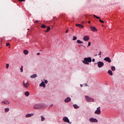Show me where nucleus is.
Segmentation results:
<instances>
[{
	"label": "nucleus",
	"instance_id": "c85d7f7f",
	"mask_svg": "<svg viewBox=\"0 0 124 124\" xmlns=\"http://www.w3.org/2000/svg\"><path fill=\"white\" fill-rule=\"evenodd\" d=\"M43 81H45L44 82L45 84H47L48 83V80H47V79H44Z\"/></svg>",
	"mask_w": 124,
	"mask_h": 124
},
{
	"label": "nucleus",
	"instance_id": "a211bd4d",
	"mask_svg": "<svg viewBox=\"0 0 124 124\" xmlns=\"http://www.w3.org/2000/svg\"><path fill=\"white\" fill-rule=\"evenodd\" d=\"M41 108H47V104H41Z\"/></svg>",
	"mask_w": 124,
	"mask_h": 124
},
{
	"label": "nucleus",
	"instance_id": "6ab92c4d",
	"mask_svg": "<svg viewBox=\"0 0 124 124\" xmlns=\"http://www.w3.org/2000/svg\"><path fill=\"white\" fill-rule=\"evenodd\" d=\"M108 74H109V75H110V76H113V72H112V70H108Z\"/></svg>",
	"mask_w": 124,
	"mask_h": 124
},
{
	"label": "nucleus",
	"instance_id": "393cba45",
	"mask_svg": "<svg viewBox=\"0 0 124 124\" xmlns=\"http://www.w3.org/2000/svg\"><path fill=\"white\" fill-rule=\"evenodd\" d=\"M111 69L112 71H115L116 70V67H115L114 66H112L111 67Z\"/></svg>",
	"mask_w": 124,
	"mask_h": 124
},
{
	"label": "nucleus",
	"instance_id": "1a4fd4ad",
	"mask_svg": "<svg viewBox=\"0 0 124 124\" xmlns=\"http://www.w3.org/2000/svg\"><path fill=\"white\" fill-rule=\"evenodd\" d=\"M83 39L84 41H89V40H90V37H89V36L86 35L83 37Z\"/></svg>",
	"mask_w": 124,
	"mask_h": 124
},
{
	"label": "nucleus",
	"instance_id": "c03bdc74",
	"mask_svg": "<svg viewBox=\"0 0 124 124\" xmlns=\"http://www.w3.org/2000/svg\"><path fill=\"white\" fill-rule=\"evenodd\" d=\"M36 23H38V20H36Z\"/></svg>",
	"mask_w": 124,
	"mask_h": 124
},
{
	"label": "nucleus",
	"instance_id": "7c9ffc66",
	"mask_svg": "<svg viewBox=\"0 0 124 124\" xmlns=\"http://www.w3.org/2000/svg\"><path fill=\"white\" fill-rule=\"evenodd\" d=\"M41 28H42L43 29H44L45 28H46V26L44 24H43L42 26H41Z\"/></svg>",
	"mask_w": 124,
	"mask_h": 124
},
{
	"label": "nucleus",
	"instance_id": "f257e3e1",
	"mask_svg": "<svg viewBox=\"0 0 124 124\" xmlns=\"http://www.w3.org/2000/svg\"><path fill=\"white\" fill-rule=\"evenodd\" d=\"M82 62L84 64H87L89 65L90 64V62H92V58L91 57H85L82 61Z\"/></svg>",
	"mask_w": 124,
	"mask_h": 124
},
{
	"label": "nucleus",
	"instance_id": "2eb2a0df",
	"mask_svg": "<svg viewBox=\"0 0 124 124\" xmlns=\"http://www.w3.org/2000/svg\"><path fill=\"white\" fill-rule=\"evenodd\" d=\"M90 28H91V30L92 31H97V29H96V28H95V27L91 26Z\"/></svg>",
	"mask_w": 124,
	"mask_h": 124
},
{
	"label": "nucleus",
	"instance_id": "aec40b11",
	"mask_svg": "<svg viewBox=\"0 0 124 124\" xmlns=\"http://www.w3.org/2000/svg\"><path fill=\"white\" fill-rule=\"evenodd\" d=\"M33 115H34V114L33 113H28L26 115V118H29V117H31V116H33Z\"/></svg>",
	"mask_w": 124,
	"mask_h": 124
},
{
	"label": "nucleus",
	"instance_id": "58836bf2",
	"mask_svg": "<svg viewBox=\"0 0 124 124\" xmlns=\"http://www.w3.org/2000/svg\"><path fill=\"white\" fill-rule=\"evenodd\" d=\"M37 56H39V55H40V53H37Z\"/></svg>",
	"mask_w": 124,
	"mask_h": 124
},
{
	"label": "nucleus",
	"instance_id": "f704fd0d",
	"mask_svg": "<svg viewBox=\"0 0 124 124\" xmlns=\"http://www.w3.org/2000/svg\"><path fill=\"white\" fill-rule=\"evenodd\" d=\"M92 62H95V59H94V58L92 59Z\"/></svg>",
	"mask_w": 124,
	"mask_h": 124
},
{
	"label": "nucleus",
	"instance_id": "79ce46f5",
	"mask_svg": "<svg viewBox=\"0 0 124 124\" xmlns=\"http://www.w3.org/2000/svg\"><path fill=\"white\" fill-rule=\"evenodd\" d=\"M97 109H100V107H98V108H97Z\"/></svg>",
	"mask_w": 124,
	"mask_h": 124
},
{
	"label": "nucleus",
	"instance_id": "72a5a7b5",
	"mask_svg": "<svg viewBox=\"0 0 124 124\" xmlns=\"http://www.w3.org/2000/svg\"><path fill=\"white\" fill-rule=\"evenodd\" d=\"M8 111H9V109H5V112L6 113H7V112H8Z\"/></svg>",
	"mask_w": 124,
	"mask_h": 124
},
{
	"label": "nucleus",
	"instance_id": "c756f323",
	"mask_svg": "<svg viewBox=\"0 0 124 124\" xmlns=\"http://www.w3.org/2000/svg\"><path fill=\"white\" fill-rule=\"evenodd\" d=\"M6 68H7V69H8V68H9V64L7 63L6 64Z\"/></svg>",
	"mask_w": 124,
	"mask_h": 124
},
{
	"label": "nucleus",
	"instance_id": "e433bc0d",
	"mask_svg": "<svg viewBox=\"0 0 124 124\" xmlns=\"http://www.w3.org/2000/svg\"><path fill=\"white\" fill-rule=\"evenodd\" d=\"M98 56H101V51L99 52V53L98 54Z\"/></svg>",
	"mask_w": 124,
	"mask_h": 124
},
{
	"label": "nucleus",
	"instance_id": "bb28decb",
	"mask_svg": "<svg viewBox=\"0 0 124 124\" xmlns=\"http://www.w3.org/2000/svg\"><path fill=\"white\" fill-rule=\"evenodd\" d=\"M41 121L42 122H43V121H45V118H44V116H41Z\"/></svg>",
	"mask_w": 124,
	"mask_h": 124
},
{
	"label": "nucleus",
	"instance_id": "4468645a",
	"mask_svg": "<svg viewBox=\"0 0 124 124\" xmlns=\"http://www.w3.org/2000/svg\"><path fill=\"white\" fill-rule=\"evenodd\" d=\"M101 113V111L100 110V109H97L95 111V114H97V115H100Z\"/></svg>",
	"mask_w": 124,
	"mask_h": 124
},
{
	"label": "nucleus",
	"instance_id": "a878e982",
	"mask_svg": "<svg viewBox=\"0 0 124 124\" xmlns=\"http://www.w3.org/2000/svg\"><path fill=\"white\" fill-rule=\"evenodd\" d=\"M23 67H24L23 66H21L20 68V70L22 73H23L24 72V70L23 69Z\"/></svg>",
	"mask_w": 124,
	"mask_h": 124
},
{
	"label": "nucleus",
	"instance_id": "20e7f679",
	"mask_svg": "<svg viewBox=\"0 0 124 124\" xmlns=\"http://www.w3.org/2000/svg\"><path fill=\"white\" fill-rule=\"evenodd\" d=\"M96 64H97L98 67L99 68H101L104 65V63L102 62L99 61L96 63Z\"/></svg>",
	"mask_w": 124,
	"mask_h": 124
},
{
	"label": "nucleus",
	"instance_id": "09e8293b",
	"mask_svg": "<svg viewBox=\"0 0 124 124\" xmlns=\"http://www.w3.org/2000/svg\"><path fill=\"white\" fill-rule=\"evenodd\" d=\"M9 48H10V46H9Z\"/></svg>",
	"mask_w": 124,
	"mask_h": 124
},
{
	"label": "nucleus",
	"instance_id": "de8ad7c7",
	"mask_svg": "<svg viewBox=\"0 0 124 124\" xmlns=\"http://www.w3.org/2000/svg\"><path fill=\"white\" fill-rule=\"evenodd\" d=\"M5 109H9V108H5Z\"/></svg>",
	"mask_w": 124,
	"mask_h": 124
},
{
	"label": "nucleus",
	"instance_id": "6e6552de",
	"mask_svg": "<svg viewBox=\"0 0 124 124\" xmlns=\"http://www.w3.org/2000/svg\"><path fill=\"white\" fill-rule=\"evenodd\" d=\"M42 82L40 84L39 87H43V88H46V84L44 83L43 80H41Z\"/></svg>",
	"mask_w": 124,
	"mask_h": 124
},
{
	"label": "nucleus",
	"instance_id": "39448f33",
	"mask_svg": "<svg viewBox=\"0 0 124 124\" xmlns=\"http://www.w3.org/2000/svg\"><path fill=\"white\" fill-rule=\"evenodd\" d=\"M34 109H40L41 108V104H37L33 106Z\"/></svg>",
	"mask_w": 124,
	"mask_h": 124
},
{
	"label": "nucleus",
	"instance_id": "2f4dec72",
	"mask_svg": "<svg viewBox=\"0 0 124 124\" xmlns=\"http://www.w3.org/2000/svg\"><path fill=\"white\" fill-rule=\"evenodd\" d=\"M77 39V37L73 36V40H76Z\"/></svg>",
	"mask_w": 124,
	"mask_h": 124
},
{
	"label": "nucleus",
	"instance_id": "b1692460",
	"mask_svg": "<svg viewBox=\"0 0 124 124\" xmlns=\"http://www.w3.org/2000/svg\"><path fill=\"white\" fill-rule=\"evenodd\" d=\"M23 53H24V55H28L29 54V51H28L27 50H24L23 51Z\"/></svg>",
	"mask_w": 124,
	"mask_h": 124
},
{
	"label": "nucleus",
	"instance_id": "0eeeda50",
	"mask_svg": "<svg viewBox=\"0 0 124 124\" xmlns=\"http://www.w3.org/2000/svg\"><path fill=\"white\" fill-rule=\"evenodd\" d=\"M2 104H5L6 105H8L10 104V102L8 100H4L1 102Z\"/></svg>",
	"mask_w": 124,
	"mask_h": 124
},
{
	"label": "nucleus",
	"instance_id": "9b49d317",
	"mask_svg": "<svg viewBox=\"0 0 124 124\" xmlns=\"http://www.w3.org/2000/svg\"><path fill=\"white\" fill-rule=\"evenodd\" d=\"M90 121L91 123H97V120L96 119H94L93 118H91L90 119Z\"/></svg>",
	"mask_w": 124,
	"mask_h": 124
},
{
	"label": "nucleus",
	"instance_id": "5701e85b",
	"mask_svg": "<svg viewBox=\"0 0 124 124\" xmlns=\"http://www.w3.org/2000/svg\"><path fill=\"white\" fill-rule=\"evenodd\" d=\"M77 43H78V44H83V42H82V41L80 40H78L77 41Z\"/></svg>",
	"mask_w": 124,
	"mask_h": 124
},
{
	"label": "nucleus",
	"instance_id": "412c9836",
	"mask_svg": "<svg viewBox=\"0 0 124 124\" xmlns=\"http://www.w3.org/2000/svg\"><path fill=\"white\" fill-rule=\"evenodd\" d=\"M76 26L78 28H80V29H83V28H84V26L81 24H76Z\"/></svg>",
	"mask_w": 124,
	"mask_h": 124
},
{
	"label": "nucleus",
	"instance_id": "f8f14e48",
	"mask_svg": "<svg viewBox=\"0 0 124 124\" xmlns=\"http://www.w3.org/2000/svg\"><path fill=\"white\" fill-rule=\"evenodd\" d=\"M93 17H95V18H96L97 19H99V22H100V23H102V24L104 23V21H103L102 20L100 19V17H98V16H95V15H93Z\"/></svg>",
	"mask_w": 124,
	"mask_h": 124
},
{
	"label": "nucleus",
	"instance_id": "a19ab883",
	"mask_svg": "<svg viewBox=\"0 0 124 124\" xmlns=\"http://www.w3.org/2000/svg\"><path fill=\"white\" fill-rule=\"evenodd\" d=\"M66 33H67V32H68V30H67L66 31H65Z\"/></svg>",
	"mask_w": 124,
	"mask_h": 124
},
{
	"label": "nucleus",
	"instance_id": "9d476101",
	"mask_svg": "<svg viewBox=\"0 0 124 124\" xmlns=\"http://www.w3.org/2000/svg\"><path fill=\"white\" fill-rule=\"evenodd\" d=\"M71 101V98L69 97H67L64 100V102H65L66 103H68V102H70Z\"/></svg>",
	"mask_w": 124,
	"mask_h": 124
},
{
	"label": "nucleus",
	"instance_id": "4c0bfd02",
	"mask_svg": "<svg viewBox=\"0 0 124 124\" xmlns=\"http://www.w3.org/2000/svg\"><path fill=\"white\" fill-rule=\"evenodd\" d=\"M85 87H89V85H88V84L85 83Z\"/></svg>",
	"mask_w": 124,
	"mask_h": 124
},
{
	"label": "nucleus",
	"instance_id": "49530a36",
	"mask_svg": "<svg viewBox=\"0 0 124 124\" xmlns=\"http://www.w3.org/2000/svg\"><path fill=\"white\" fill-rule=\"evenodd\" d=\"M88 23H89V24H90L91 21H89Z\"/></svg>",
	"mask_w": 124,
	"mask_h": 124
},
{
	"label": "nucleus",
	"instance_id": "423d86ee",
	"mask_svg": "<svg viewBox=\"0 0 124 124\" xmlns=\"http://www.w3.org/2000/svg\"><path fill=\"white\" fill-rule=\"evenodd\" d=\"M104 61L107 62H108V63H110L112 62V60H111V59H110V58L108 57H105L104 59Z\"/></svg>",
	"mask_w": 124,
	"mask_h": 124
},
{
	"label": "nucleus",
	"instance_id": "37998d69",
	"mask_svg": "<svg viewBox=\"0 0 124 124\" xmlns=\"http://www.w3.org/2000/svg\"><path fill=\"white\" fill-rule=\"evenodd\" d=\"M80 87H81V88H82V87H83V85L80 84Z\"/></svg>",
	"mask_w": 124,
	"mask_h": 124
},
{
	"label": "nucleus",
	"instance_id": "cd10ccee",
	"mask_svg": "<svg viewBox=\"0 0 124 124\" xmlns=\"http://www.w3.org/2000/svg\"><path fill=\"white\" fill-rule=\"evenodd\" d=\"M51 30V28L49 27H48L47 30L45 31L46 32L49 31Z\"/></svg>",
	"mask_w": 124,
	"mask_h": 124
},
{
	"label": "nucleus",
	"instance_id": "a18cd8bd",
	"mask_svg": "<svg viewBox=\"0 0 124 124\" xmlns=\"http://www.w3.org/2000/svg\"><path fill=\"white\" fill-rule=\"evenodd\" d=\"M53 104H51V105H50V107H52V106H53Z\"/></svg>",
	"mask_w": 124,
	"mask_h": 124
},
{
	"label": "nucleus",
	"instance_id": "7ed1b4c3",
	"mask_svg": "<svg viewBox=\"0 0 124 124\" xmlns=\"http://www.w3.org/2000/svg\"><path fill=\"white\" fill-rule=\"evenodd\" d=\"M85 99L87 102H93L94 99L93 98H91L90 96L85 95Z\"/></svg>",
	"mask_w": 124,
	"mask_h": 124
},
{
	"label": "nucleus",
	"instance_id": "f3484780",
	"mask_svg": "<svg viewBox=\"0 0 124 124\" xmlns=\"http://www.w3.org/2000/svg\"><path fill=\"white\" fill-rule=\"evenodd\" d=\"M30 77L31 79H34V78H36L37 77V75L36 74H34L31 75Z\"/></svg>",
	"mask_w": 124,
	"mask_h": 124
},
{
	"label": "nucleus",
	"instance_id": "473e14b6",
	"mask_svg": "<svg viewBox=\"0 0 124 124\" xmlns=\"http://www.w3.org/2000/svg\"><path fill=\"white\" fill-rule=\"evenodd\" d=\"M90 46H91V42H88L87 47H90Z\"/></svg>",
	"mask_w": 124,
	"mask_h": 124
},
{
	"label": "nucleus",
	"instance_id": "ddd939ff",
	"mask_svg": "<svg viewBox=\"0 0 124 124\" xmlns=\"http://www.w3.org/2000/svg\"><path fill=\"white\" fill-rule=\"evenodd\" d=\"M63 121H64V122H65L66 123H68V124H69V119H68V118L66 117H64L63 118Z\"/></svg>",
	"mask_w": 124,
	"mask_h": 124
},
{
	"label": "nucleus",
	"instance_id": "c9c22d12",
	"mask_svg": "<svg viewBox=\"0 0 124 124\" xmlns=\"http://www.w3.org/2000/svg\"><path fill=\"white\" fill-rule=\"evenodd\" d=\"M9 45H10V44L8 43L6 44V46H9Z\"/></svg>",
	"mask_w": 124,
	"mask_h": 124
},
{
	"label": "nucleus",
	"instance_id": "ea45409f",
	"mask_svg": "<svg viewBox=\"0 0 124 124\" xmlns=\"http://www.w3.org/2000/svg\"><path fill=\"white\" fill-rule=\"evenodd\" d=\"M20 1H25V0H19Z\"/></svg>",
	"mask_w": 124,
	"mask_h": 124
},
{
	"label": "nucleus",
	"instance_id": "dca6fc26",
	"mask_svg": "<svg viewBox=\"0 0 124 124\" xmlns=\"http://www.w3.org/2000/svg\"><path fill=\"white\" fill-rule=\"evenodd\" d=\"M30 92L29 91H26L25 93H24V95H25V96H26L27 97L30 96Z\"/></svg>",
	"mask_w": 124,
	"mask_h": 124
},
{
	"label": "nucleus",
	"instance_id": "f03ea898",
	"mask_svg": "<svg viewBox=\"0 0 124 124\" xmlns=\"http://www.w3.org/2000/svg\"><path fill=\"white\" fill-rule=\"evenodd\" d=\"M22 85L24 88H25V89H28V88L30 87V82H29L28 80H26L23 81Z\"/></svg>",
	"mask_w": 124,
	"mask_h": 124
},
{
	"label": "nucleus",
	"instance_id": "4be33fe9",
	"mask_svg": "<svg viewBox=\"0 0 124 124\" xmlns=\"http://www.w3.org/2000/svg\"><path fill=\"white\" fill-rule=\"evenodd\" d=\"M73 106L75 109H78V108H80V107L77 104L73 105Z\"/></svg>",
	"mask_w": 124,
	"mask_h": 124
}]
</instances>
